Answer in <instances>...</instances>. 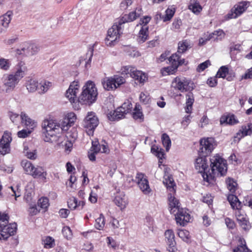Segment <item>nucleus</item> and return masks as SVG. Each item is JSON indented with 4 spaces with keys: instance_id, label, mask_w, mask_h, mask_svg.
<instances>
[{
    "instance_id": "e433bc0d",
    "label": "nucleus",
    "mask_w": 252,
    "mask_h": 252,
    "mask_svg": "<svg viewBox=\"0 0 252 252\" xmlns=\"http://www.w3.org/2000/svg\"><path fill=\"white\" fill-rule=\"evenodd\" d=\"M161 140L166 151L168 152L170 148L171 142L169 136L166 133H163L161 136Z\"/></svg>"
},
{
    "instance_id": "0e129e2a",
    "label": "nucleus",
    "mask_w": 252,
    "mask_h": 252,
    "mask_svg": "<svg viewBox=\"0 0 252 252\" xmlns=\"http://www.w3.org/2000/svg\"><path fill=\"white\" fill-rule=\"evenodd\" d=\"M54 240L50 237H48L45 240V247L46 248H50L53 247V242Z\"/></svg>"
},
{
    "instance_id": "4be33fe9",
    "label": "nucleus",
    "mask_w": 252,
    "mask_h": 252,
    "mask_svg": "<svg viewBox=\"0 0 252 252\" xmlns=\"http://www.w3.org/2000/svg\"><path fill=\"white\" fill-rule=\"evenodd\" d=\"M195 167L198 172L203 173L202 176L207 173L210 172V169H208V167L207 165V160L205 157L202 156L196 158L195 164Z\"/></svg>"
},
{
    "instance_id": "4c0bfd02",
    "label": "nucleus",
    "mask_w": 252,
    "mask_h": 252,
    "mask_svg": "<svg viewBox=\"0 0 252 252\" xmlns=\"http://www.w3.org/2000/svg\"><path fill=\"white\" fill-rule=\"evenodd\" d=\"M93 51L94 49L92 48H90L87 53H86V57H81V59L80 60V63L83 60H87L86 61V65L87 66L88 64H90L91 62L92 58L93 56Z\"/></svg>"
},
{
    "instance_id": "6ab92c4d",
    "label": "nucleus",
    "mask_w": 252,
    "mask_h": 252,
    "mask_svg": "<svg viewBox=\"0 0 252 252\" xmlns=\"http://www.w3.org/2000/svg\"><path fill=\"white\" fill-rule=\"evenodd\" d=\"M164 234L167 250L169 252H175L177 249L173 231L172 230H167L165 232Z\"/></svg>"
},
{
    "instance_id": "c9c22d12",
    "label": "nucleus",
    "mask_w": 252,
    "mask_h": 252,
    "mask_svg": "<svg viewBox=\"0 0 252 252\" xmlns=\"http://www.w3.org/2000/svg\"><path fill=\"white\" fill-rule=\"evenodd\" d=\"M226 184L227 185V188L231 192V194H233L235 193L237 188V183L233 180L228 178L226 180Z\"/></svg>"
},
{
    "instance_id": "774afa93",
    "label": "nucleus",
    "mask_w": 252,
    "mask_h": 252,
    "mask_svg": "<svg viewBox=\"0 0 252 252\" xmlns=\"http://www.w3.org/2000/svg\"><path fill=\"white\" fill-rule=\"evenodd\" d=\"M69 213V211L66 209H61L59 211L60 216L63 218H66Z\"/></svg>"
},
{
    "instance_id": "b1692460",
    "label": "nucleus",
    "mask_w": 252,
    "mask_h": 252,
    "mask_svg": "<svg viewBox=\"0 0 252 252\" xmlns=\"http://www.w3.org/2000/svg\"><path fill=\"white\" fill-rule=\"evenodd\" d=\"M169 61L171 65L173 66L174 69H177L179 65H181L185 63V59H181L178 53L173 54L169 58Z\"/></svg>"
},
{
    "instance_id": "ddd939ff",
    "label": "nucleus",
    "mask_w": 252,
    "mask_h": 252,
    "mask_svg": "<svg viewBox=\"0 0 252 252\" xmlns=\"http://www.w3.org/2000/svg\"><path fill=\"white\" fill-rule=\"evenodd\" d=\"M249 3L246 1L235 4L226 15V19L236 18L241 15L248 8Z\"/></svg>"
},
{
    "instance_id": "2eb2a0df",
    "label": "nucleus",
    "mask_w": 252,
    "mask_h": 252,
    "mask_svg": "<svg viewBox=\"0 0 252 252\" xmlns=\"http://www.w3.org/2000/svg\"><path fill=\"white\" fill-rule=\"evenodd\" d=\"M12 141L11 133L5 131L0 139V152L5 155L10 152V143Z\"/></svg>"
},
{
    "instance_id": "c03bdc74",
    "label": "nucleus",
    "mask_w": 252,
    "mask_h": 252,
    "mask_svg": "<svg viewBox=\"0 0 252 252\" xmlns=\"http://www.w3.org/2000/svg\"><path fill=\"white\" fill-rule=\"evenodd\" d=\"M104 224V217L101 214L100 217L95 220V227L98 230H101L103 229Z\"/></svg>"
},
{
    "instance_id": "f257e3e1",
    "label": "nucleus",
    "mask_w": 252,
    "mask_h": 252,
    "mask_svg": "<svg viewBox=\"0 0 252 252\" xmlns=\"http://www.w3.org/2000/svg\"><path fill=\"white\" fill-rule=\"evenodd\" d=\"M76 120V116L73 112L67 113L61 124L53 120H45L42 123L44 140L52 143L59 141L60 132L67 131Z\"/></svg>"
},
{
    "instance_id": "e2e57ef3",
    "label": "nucleus",
    "mask_w": 252,
    "mask_h": 252,
    "mask_svg": "<svg viewBox=\"0 0 252 252\" xmlns=\"http://www.w3.org/2000/svg\"><path fill=\"white\" fill-rule=\"evenodd\" d=\"M217 78L216 76L214 78L210 77L207 80V84L211 87H215L217 84Z\"/></svg>"
},
{
    "instance_id": "2f4dec72",
    "label": "nucleus",
    "mask_w": 252,
    "mask_h": 252,
    "mask_svg": "<svg viewBox=\"0 0 252 252\" xmlns=\"http://www.w3.org/2000/svg\"><path fill=\"white\" fill-rule=\"evenodd\" d=\"M191 47V45L190 42L187 40H185L182 41H180L178 43V48L177 53H183L186 51H187L188 49H189Z\"/></svg>"
},
{
    "instance_id": "ea45409f",
    "label": "nucleus",
    "mask_w": 252,
    "mask_h": 252,
    "mask_svg": "<svg viewBox=\"0 0 252 252\" xmlns=\"http://www.w3.org/2000/svg\"><path fill=\"white\" fill-rule=\"evenodd\" d=\"M141 107L139 104H136L134 109V112L132 114L133 118L135 119H141L143 117L142 111H141Z\"/></svg>"
},
{
    "instance_id": "4d7b16f0",
    "label": "nucleus",
    "mask_w": 252,
    "mask_h": 252,
    "mask_svg": "<svg viewBox=\"0 0 252 252\" xmlns=\"http://www.w3.org/2000/svg\"><path fill=\"white\" fill-rule=\"evenodd\" d=\"M62 232L67 239H69L72 237V232L70 228L68 226L63 227L62 230Z\"/></svg>"
},
{
    "instance_id": "20e7f679",
    "label": "nucleus",
    "mask_w": 252,
    "mask_h": 252,
    "mask_svg": "<svg viewBox=\"0 0 252 252\" xmlns=\"http://www.w3.org/2000/svg\"><path fill=\"white\" fill-rule=\"evenodd\" d=\"M163 184L166 186L169 192L168 194L169 209L171 214H174L181 208H180L179 200L174 197L175 184L171 176L168 175L165 172Z\"/></svg>"
},
{
    "instance_id": "4468645a",
    "label": "nucleus",
    "mask_w": 252,
    "mask_h": 252,
    "mask_svg": "<svg viewBox=\"0 0 252 252\" xmlns=\"http://www.w3.org/2000/svg\"><path fill=\"white\" fill-rule=\"evenodd\" d=\"M39 51V47L31 43H25L21 49H17L16 53L19 55L24 54L26 56H31L35 55Z\"/></svg>"
},
{
    "instance_id": "6e6d98bb",
    "label": "nucleus",
    "mask_w": 252,
    "mask_h": 252,
    "mask_svg": "<svg viewBox=\"0 0 252 252\" xmlns=\"http://www.w3.org/2000/svg\"><path fill=\"white\" fill-rule=\"evenodd\" d=\"M224 122L229 125H234L238 123V121L235 118L234 115H232L225 118Z\"/></svg>"
},
{
    "instance_id": "864d4df0",
    "label": "nucleus",
    "mask_w": 252,
    "mask_h": 252,
    "mask_svg": "<svg viewBox=\"0 0 252 252\" xmlns=\"http://www.w3.org/2000/svg\"><path fill=\"white\" fill-rule=\"evenodd\" d=\"M133 3V0H124L120 3V8L122 10H126Z\"/></svg>"
},
{
    "instance_id": "680f3d73",
    "label": "nucleus",
    "mask_w": 252,
    "mask_h": 252,
    "mask_svg": "<svg viewBox=\"0 0 252 252\" xmlns=\"http://www.w3.org/2000/svg\"><path fill=\"white\" fill-rule=\"evenodd\" d=\"M225 222L227 227L229 229H233L235 226L234 222L228 218L225 219Z\"/></svg>"
},
{
    "instance_id": "58836bf2",
    "label": "nucleus",
    "mask_w": 252,
    "mask_h": 252,
    "mask_svg": "<svg viewBox=\"0 0 252 252\" xmlns=\"http://www.w3.org/2000/svg\"><path fill=\"white\" fill-rule=\"evenodd\" d=\"M244 242L245 244L243 243V240L242 239H240V245H238L237 248L233 250V252H251L247 248L244 240Z\"/></svg>"
},
{
    "instance_id": "c756f323",
    "label": "nucleus",
    "mask_w": 252,
    "mask_h": 252,
    "mask_svg": "<svg viewBox=\"0 0 252 252\" xmlns=\"http://www.w3.org/2000/svg\"><path fill=\"white\" fill-rule=\"evenodd\" d=\"M149 31L148 27L147 25H142L139 32L138 38V41L139 43L145 42L148 36Z\"/></svg>"
},
{
    "instance_id": "5fc2aeb1",
    "label": "nucleus",
    "mask_w": 252,
    "mask_h": 252,
    "mask_svg": "<svg viewBox=\"0 0 252 252\" xmlns=\"http://www.w3.org/2000/svg\"><path fill=\"white\" fill-rule=\"evenodd\" d=\"M211 65V63L209 60H207L205 62L199 64L196 70L200 72L204 70L206 68H207L209 65Z\"/></svg>"
},
{
    "instance_id": "0eeeda50",
    "label": "nucleus",
    "mask_w": 252,
    "mask_h": 252,
    "mask_svg": "<svg viewBox=\"0 0 252 252\" xmlns=\"http://www.w3.org/2000/svg\"><path fill=\"white\" fill-rule=\"evenodd\" d=\"M21 164L27 174L34 178L41 177L44 180L46 179L47 173L42 167L39 166L35 167L30 161L27 160H23Z\"/></svg>"
},
{
    "instance_id": "9d476101",
    "label": "nucleus",
    "mask_w": 252,
    "mask_h": 252,
    "mask_svg": "<svg viewBox=\"0 0 252 252\" xmlns=\"http://www.w3.org/2000/svg\"><path fill=\"white\" fill-rule=\"evenodd\" d=\"M98 119L95 113L93 112H88L83 122V127L85 128L88 135L93 134L94 131L98 126Z\"/></svg>"
},
{
    "instance_id": "bb28decb",
    "label": "nucleus",
    "mask_w": 252,
    "mask_h": 252,
    "mask_svg": "<svg viewBox=\"0 0 252 252\" xmlns=\"http://www.w3.org/2000/svg\"><path fill=\"white\" fill-rule=\"evenodd\" d=\"M227 200L233 209H238L241 208V202L238 197L233 194H230L227 196Z\"/></svg>"
},
{
    "instance_id": "72a5a7b5",
    "label": "nucleus",
    "mask_w": 252,
    "mask_h": 252,
    "mask_svg": "<svg viewBox=\"0 0 252 252\" xmlns=\"http://www.w3.org/2000/svg\"><path fill=\"white\" fill-rule=\"evenodd\" d=\"M52 83L48 81H41L38 86V91L40 94H44L51 87Z\"/></svg>"
},
{
    "instance_id": "052dcab7",
    "label": "nucleus",
    "mask_w": 252,
    "mask_h": 252,
    "mask_svg": "<svg viewBox=\"0 0 252 252\" xmlns=\"http://www.w3.org/2000/svg\"><path fill=\"white\" fill-rule=\"evenodd\" d=\"M239 223L242 228L245 230H248L251 228V225L247 219L244 220V221H243L239 222Z\"/></svg>"
},
{
    "instance_id": "5701e85b",
    "label": "nucleus",
    "mask_w": 252,
    "mask_h": 252,
    "mask_svg": "<svg viewBox=\"0 0 252 252\" xmlns=\"http://www.w3.org/2000/svg\"><path fill=\"white\" fill-rule=\"evenodd\" d=\"M252 134V124L248 123L247 125L242 126L237 132L235 138L240 140L242 137Z\"/></svg>"
},
{
    "instance_id": "a18cd8bd",
    "label": "nucleus",
    "mask_w": 252,
    "mask_h": 252,
    "mask_svg": "<svg viewBox=\"0 0 252 252\" xmlns=\"http://www.w3.org/2000/svg\"><path fill=\"white\" fill-rule=\"evenodd\" d=\"M235 216L238 222L244 221V220H247L246 215L241 209H238L236 211Z\"/></svg>"
},
{
    "instance_id": "a19ab883",
    "label": "nucleus",
    "mask_w": 252,
    "mask_h": 252,
    "mask_svg": "<svg viewBox=\"0 0 252 252\" xmlns=\"http://www.w3.org/2000/svg\"><path fill=\"white\" fill-rule=\"evenodd\" d=\"M178 236L187 243L189 242L190 237L189 231L185 229L180 230L178 232Z\"/></svg>"
},
{
    "instance_id": "cd10ccee",
    "label": "nucleus",
    "mask_w": 252,
    "mask_h": 252,
    "mask_svg": "<svg viewBox=\"0 0 252 252\" xmlns=\"http://www.w3.org/2000/svg\"><path fill=\"white\" fill-rule=\"evenodd\" d=\"M131 77L135 79L137 82L143 84L147 79L145 73L140 70L135 69L134 73L131 74Z\"/></svg>"
},
{
    "instance_id": "7ed1b4c3",
    "label": "nucleus",
    "mask_w": 252,
    "mask_h": 252,
    "mask_svg": "<svg viewBox=\"0 0 252 252\" xmlns=\"http://www.w3.org/2000/svg\"><path fill=\"white\" fill-rule=\"evenodd\" d=\"M210 161L211 171L203 175L204 180L208 182L213 181L216 176H224L227 171L226 161L219 155L213 156Z\"/></svg>"
},
{
    "instance_id": "9b49d317",
    "label": "nucleus",
    "mask_w": 252,
    "mask_h": 252,
    "mask_svg": "<svg viewBox=\"0 0 252 252\" xmlns=\"http://www.w3.org/2000/svg\"><path fill=\"white\" fill-rule=\"evenodd\" d=\"M125 82V79L122 76L114 75L113 77L104 79L102 84L104 89L107 91L114 90Z\"/></svg>"
},
{
    "instance_id": "de8ad7c7",
    "label": "nucleus",
    "mask_w": 252,
    "mask_h": 252,
    "mask_svg": "<svg viewBox=\"0 0 252 252\" xmlns=\"http://www.w3.org/2000/svg\"><path fill=\"white\" fill-rule=\"evenodd\" d=\"M10 65L9 60L4 58L0 59V68L4 70H7L9 68Z\"/></svg>"
},
{
    "instance_id": "09e8293b",
    "label": "nucleus",
    "mask_w": 252,
    "mask_h": 252,
    "mask_svg": "<svg viewBox=\"0 0 252 252\" xmlns=\"http://www.w3.org/2000/svg\"><path fill=\"white\" fill-rule=\"evenodd\" d=\"M165 15L162 17V19L164 22L169 21L171 19L174 14L175 10L174 9L168 8L165 11Z\"/></svg>"
},
{
    "instance_id": "aec40b11",
    "label": "nucleus",
    "mask_w": 252,
    "mask_h": 252,
    "mask_svg": "<svg viewBox=\"0 0 252 252\" xmlns=\"http://www.w3.org/2000/svg\"><path fill=\"white\" fill-rule=\"evenodd\" d=\"M142 14L141 8H136L134 11L130 12L128 14L124 15L121 19H119V24L123 25L125 23L132 22L139 17Z\"/></svg>"
},
{
    "instance_id": "f03ea898",
    "label": "nucleus",
    "mask_w": 252,
    "mask_h": 252,
    "mask_svg": "<svg viewBox=\"0 0 252 252\" xmlns=\"http://www.w3.org/2000/svg\"><path fill=\"white\" fill-rule=\"evenodd\" d=\"M78 91V83L75 81L72 82L65 93L66 97L71 103L78 101L81 104L90 105L96 101L98 93L93 82L89 81L85 84L81 95L77 98Z\"/></svg>"
},
{
    "instance_id": "423d86ee",
    "label": "nucleus",
    "mask_w": 252,
    "mask_h": 252,
    "mask_svg": "<svg viewBox=\"0 0 252 252\" xmlns=\"http://www.w3.org/2000/svg\"><path fill=\"white\" fill-rule=\"evenodd\" d=\"M9 217L2 214L0 217V239L6 240L10 236L14 235L17 230L16 223H8Z\"/></svg>"
},
{
    "instance_id": "393cba45",
    "label": "nucleus",
    "mask_w": 252,
    "mask_h": 252,
    "mask_svg": "<svg viewBox=\"0 0 252 252\" xmlns=\"http://www.w3.org/2000/svg\"><path fill=\"white\" fill-rule=\"evenodd\" d=\"M115 204L121 209L126 208L127 204V199L123 193H119L115 196L114 200Z\"/></svg>"
},
{
    "instance_id": "412c9836",
    "label": "nucleus",
    "mask_w": 252,
    "mask_h": 252,
    "mask_svg": "<svg viewBox=\"0 0 252 252\" xmlns=\"http://www.w3.org/2000/svg\"><path fill=\"white\" fill-rule=\"evenodd\" d=\"M12 14V11H8L4 15L0 16V34L6 31L11 20Z\"/></svg>"
},
{
    "instance_id": "49530a36",
    "label": "nucleus",
    "mask_w": 252,
    "mask_h": 252,
    "mask_svg": "<svg viewBox=\"0 0 252 252\" xmlns=\"http://www.w3.org/2000/svg\"><path fill=\"white\" fill-rule=\"evenodd\" d=\"M80 204V202L78 204L77 199L75 197L70 198L67 201L68 206L71 210L75 209Z\"/></svg>"
},
{
    "instance_id": "a878e982",
    "label": "nucleus",
    "mask_w": 252,
    "mask_h": 252,
    "mask_svg": "<svg viewBox=\"0 0 252 252\" xmlns=\"http://www.w3.org/2000/svg\"><path fill=\"white\" fill-rule=\"evenodd\" d=\"M90 151L97 154L100 152L102 153H106L109 150L106 146L103 144L100 145L97 141H93Z\"/></svg>"
},
{
    "instance_id": "dca6fc26",
    "label": "nucleus",
    "mask_w": 252,
    "mask_h": 252,
    "mask_svg": "<svg viewBox=\"0 0 252 252\" xmlns=\"http://www.w3.org/2000/svg\"><path fill=\"white\" fill-rule=\"evenodd\" d=\"M190 81L184 77H176L172 82V86L181 92H186L189 90V85Z\"/></svg>"
},
{
    "instance_id": "3c124183",
    "label": "nucleus",
    "mask_w": 252,
    "mask_h": 252,
    "mask_svg": "<svg viewBox=\"0 0 252 252\" xmlns=\"http://www.w3.org/2000/svg\"><path fill=\"white\" fill-rule=\"evenodd\" d=\"M24 153L26 156L31 159H34L36 158V152L35 150L32 151H29L28 148L25 146L24 147Z\"/></svg>"
},
{
    "instance_id": "8fccbe9b",
    "label": "nucleus",
    "mask_w": 252,
    "mask_h": 252,
    "mask_svg": "<svg viewBox=\"0 0 252 252\" xmlns=\"http://www.w3.org/2000/svg\"><path fill=\"white\" fill-rule=\"evenodd\" d=\"M38 206L42 209H46L49 206V200L47 197H42L38 200Z\"/></svg>"
},
{
    "instance_id": "bf43d9fd",
    "label": "nucleus",
    "mask_w": 252,
    "mask_h": 252,
    "mask_svg": "<svg viewBox=\"0 0 252 252\" xmlns=\"http://www.w3.org/2000/svg\"><path fill=\"white\" fill-rule=\"evenodd\" d=\"M29 214L32 216L36 215L39 212V210L37 208L35 205H31L29 209Z\"/></svg>"
},
{
    "instance_id": "a211bd4d",
    "label": "nucleus",
    "mask_w": 252,
    "mask_h": 252,
    "mask_svg": "<svg viewBox=\"0 0 252 252\" xmlns=\"http://www.w3.org/2000/svg\"><path fill=\"white\" fill-rule=\"evenodd\" d=\"M173 214L177 223L180 225L184 226L190 220V216L185 209L181 208Z\"/></svg>"
},
{
    "instance_id": "37998d69",
    "label": "nucleus",
    "mask_w": 252,
    "mask_h": 252,
    "mask_svg": "<svg viewBox=\"0 0 252 252\" xmlns=\"http://www.w3.org/2000/svg\"><path fill=\"white\" fill-rule=\"evenodd\" d=\"M228 68L226 66H222L219 69L216 74V77L224 78L228 74Z\"/></svg>"
},
{
    "instance_id": "13d9d810",
    "label": "nucleus",
    "mask_w": 252,
    "mask_h": 252,
    "mask_svg": "<svg viewBox=\"0 0 252 252\" xmlns=\"http://www.w3.org/2000/svg\"><path fill=\"white\" fill-rule=\"evenodd\" d=\"M31 129H29L28 130L26 129H23L18 132L17 135L19 137L25 138L27 137L29 134L31 133Z\"/></svg>"
},
{
    "instance_id": "69168bd1",
    "label": "nucleus",
    "mask_w": 252,
    "mask_h": 252,
    "mask_svg": "<svg viewBox=\"0 0 252 252\" xmlns=\"http://www.w3.org/2000/svg\"><path fill=\"white\" fill-rule=\"evenodd\" d=\"M213 35H216L219 37H220V39H222L225 36V33L222 30H219L217 31H214L212 33Z\"/></svg>"
},
{
    "instance_id": "39448f33",
    "label": "nucleus",
    "mask_w": 252,
    "mask_h": 252,
    "mask_svg": "<svg viewBox=\"0 0 252 252\" xmlns=\"http://www.w3.org/2000/svg\"><path fill=\"white\" fill-rule=\"evenodd\" d=\"M24 76V72L21 69L10 74H4L2 80L5 92L10 93L12 92Z\"/></svg>"
},
{
    "instance_id": "f8f14e48",
    "label": "nucleus",
    "mask_w": 252,
    "mask_h": 252,
    "mask_svg": "<svg viewBox=\"0 0 252 252\" xmlns=\"http://www.w3.org/2000/svg\"><path fill=\"white\" fill-rule=\"evenodd\" d=\"M199 151L202 153V156L204 157L210 154L216 145L214 139L212 137L201 139Z\"/></svg>"
},
{
    "instance_id": "f704fd0d",
    "label": "nucleus",
    "mask_w": 252,
    "mask_h": 252,
    "mask_svg": "<svg viewBox=\"0 0 252 252\" xmlns=\"http://www.w3.org/2000/svg\"><path fill=\"white\" fill-rule=\"evenodd\" d=\"M7 191L8 193L11 194V196L15 197V199L21 195V190L19 185H17L15 188L11 186L8 188Z\"/></svg>"
},
{
    "instance_id": "6e6552de",
    "label": "nucleus",
    "mask_w": 252,
    "mask_h": 252,
    "mask_svg": "<svg viewBox=\"0 0 252 252\" xmlns=\"http://www.w3.org/2000/svg\"><path fill=\"white\" fill-rule=\"evenodd\" d=\"M122 25L119 24V21H118L108 30L107 36L105 39V43L107 46H112L115 45L116 41L122 33Z\"/></svg>"
},
{
    "instance_id": "c85d7f7f",
    "label": "nucleus",
    "mask_w": 252,
    "mask_h": 252,
    "mask_svg": "<svg viewBox=\"0 0 252 252\" xmlns=\"http://www.w3.org/2000/svg\"><path fill=\"white\" fill-rule=\"evenodd\" d=\"M21 120L22 124L29 127L31 129H32L35 126V122L24 112L21 113Z\"/></svg>"
},
{
    "instance_id": "603ef678",
    "label": "nucleus",
    "mask_w": 252,
    "mask_h": 252,
    "mask_svg": "<svg viewBox=\"0 0 252 252\" xmlns=\"http://www.w3.org/2000/svg\"><path fill=\"white\" fill-rule=\"evenodd\" d=\"M135 68L130 66H124L122 69L123 74H129L131 77V74H133L135 70Z\"/></svg>"
},
{
    "instance_id": "f3484780",
    "label": "nucleus",
    "mask_w": 252,
    "mask_h": 252,
    "mask_svg": "<svg viewBox=\"0 0 252 252\" xmlns=\"http://www.w3.org/2000/svg\"><path fill=\"white\" fill-rule=\"evenodd\" d=\"M137 183L141 190L145 194H149L151 189L149 185V182L145 175L142 173H138L136 177Z\"/></svg>"
},
{
    "instance_id": "473e14b6",
    "label": "nucleus",
    "mask_w": 252,
    "mask_h": 252,
    "mask_svg": "<svg viewBox=\"0 0 252 252\" xmlns=\"http://www.w3.org/2000/svg\"><path fill=\"white\" fill-rule=\"evenodd\" d=\"M194 102V98L192 93H189L186 94V112L187 113H190L192 105Z\"/></svg>"
},
{
    "instance_id": "1a4fd4ad",
    "label": "nucleus",
    "mask_w": 252,
    "mask_h": 252,
    "mask_svg": "<svg viewBox=\"0 0 252 252\" xmlns=\"http://www.w3.org/2000/svg\"><path fill=\"white\" fill-rule=\"evenodd\" d=\"M132 108L131 103L129 100H126L112 114H109L108 117L111 121L119 120L124 118L126 114L131 111Z\"/></svg>"
},
{
    "instance_id": "7c9ffc66",
    "label": "nucleus",
    "mask_w": 252,
    "mask_h": 252,
    "mask_svg": "<svg viewBox=\"0 0 252 252\" xmlns=\"http://www.w3.org/2000/svg\"><path fill=\"white\" fill-rule=\"evenodd\" d=\"M26 87L29 92H34L36 90H38V82L35 79L29 78L27 81Z\"/></svg>"
},
{
    "instance_id": "338daca9",
    "label": "nucleus",
    "mask_w": 252,
    "mask_h": 252,
    "mask_svg": "<svg viewBox=\"0 0 252 252\" xmlns=\"http://www.w3.org/2000/svg\"><path fill=\"white\" fill-rule=\"evenodd\" d=\"M202 201L203 202L206 203L209 205L212 204L213 202V198L210 195L207 194L203 197Z\"/></svg>"
},
{
    "instance_id": "79ce46f5",
    "label": "nucleus",
    "mask_w": 252,
    "mask_h": 252,
    "mask_svg": "<svg viewBox=\"0 0 252 252\" xmlns=\"http://www.w3.org/2000/svg\"><path fill=\"white\" fill-rule=\"evenodd\" d=\"M189 8L194 13H198L202 10V7L198 2L195 1L190 3L189 5Z\"/></svg>"
}]
</instances>
